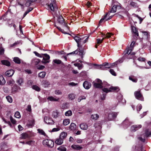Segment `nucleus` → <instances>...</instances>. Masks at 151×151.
I'll return each mask as SVG.
<instances>
[{"label": "nucleus", "mask_w": 151, "mask_h": 151, "mask_svg": "<svg viewBox=\"0 0 151 151\" xmlns=\"http://www.w3.org/2000/svg\"><path fill=\"white\" fill-rule=\"evenodd\" d=\"M83 86L85 89H88L91 87V84L90 83L86 81L83 83Z\"/></svg>", "instance_id": "nucleus-14"}, {"label": "nucleus", "mask_w": 151, "mask_h": 151, "mask_svg": "<svg viewBox=\"0 0 151 151\" xmlns=\"http://www.w3.org/2000/svg\"><path fill=\"white\" fill-rule=\"evenodd\" d=\"M46 73L45 72H42L39 74V76L41 78H43L45 77Z\"/></svg>", "instance_id": "nucleus-40"}, {"label": "nucleus", "mask_w": 151, "mask_h": 151, "mask_svg": "<svg viewBox=\"0 0 151 151\" xmlns=\"http://www.w3.org/2000/svg\"><path fill=\"white\" fill-rule=\"evenodd\" d=\"M35 141L33 140H30L29 141L27 142L26 144L29 145H34Z\"/></svg>", "instance_id": "nucleus-41"}, {"label": "nucleus", "mask_w": 151, "mask_h": 151, "mask_svg": "<svg viewBox=\"0 0 151 151\" xmlns=\"http://www.w3.org/2000/svg\"><path fill=\"white\" fill-rule=\"evenodd\" d=\"M26 110L28 111L31 112V106L30 105H28Z\"/></svg>", "instance_id": "nucleus-62"}, {"label": "nucleus", "mask_w": 151, "mask_h": 151, "mask_svg": "<svg viewBox=\"0 0 151 151\" xmlns=\"http://www.w3.org/2000/svg\"><path fill=\"white\" fill-rule=\"evenodd\" d=\"M53 62H54L55 63L58 64H60L62 63V61L61 60L57 59L54 60Z\"/></svg>", "instance_id": "nucleus-43"}, {"label": "nucleus", "mask_w": 151, "mask_h": 151, "mask_svg": "<svg viewBox=\"0 0 151 151\" xmlns=\"http://www.w3.org/2000/svg\"><path fill=\"white\" fill-rule=\"evenodd\" d=\"M86 98L85 96H80L79 97L78 99V101L79 102H80L83 99H86Z\"/></svg>", "instance_id": "nucleus-56"}, {"label": "nucleus", "mask_w": 151, "mask_h": 151, "mask_svg": "<svg viewBox=\"0 0 151 151\" xmlns=\"http://www.w3.org/2000/svg\"><path fill=\"white\" fill-rule=\"evenodd\" d=\"M135 42L134 41H132L130 47L127 49V51L125 53V54H127L129 55L131 54V51L133 49V48Z\"/></svg>", "instance_id": "nucleus-8"}, {"label": "nucleus", "mask_w": 151, "mask_h": 151, "mask_svg": "<svg viewBox=\"0 0 151 151\" xmlns=\"http://www.w3.org/2000/svg\"><path fill=\"white\" fill-rule=\"evenodd\" d=\"M42 143L44 146L51 148L53 147L54 145V142L50 139H45L43 141Z\"/></svg>", "instance_id": "nucleus-3"}, {"label": "nucleus", "mask_w": 151, "mask_h": 151, "mask_svg": "<svg viewBox=\"0 0 151 151\" xmlns=\"http://www.w3.org/2000/svg\"><path fill=\"white\" fill-rule=\"evenodd\" d=\"M138 60L140 61L144 62L145 60V59L142 57H139L138 58Z\"/></svg>", "instance_id": "nucleus-60"}, {"label": "nucleus", "mask_w": 151, "mask_h": 151, "mask_svg": "<svg viewBox=\"0 0 151 151\" xmlns=\"http://www.w3.org/2000/svg\"><path fill=\"white\" fill-rule=\"evenodd\" d=\"M58 112L57 111H54L52 114V116L53 117L56 118L58 117Z\"/></svg>", "instance_id": "nucleus-39"}, {"label": "nucleus", "mask_w": 151, "mask_h": 151, "mask_svg": "<svg viewBox=\"0 0 151 151\" xmlns=\"http://www.w3.org/2000/svg\"><path fill=\"white\" fill-rule=\"evenodd\" d=\"M61 91L59 90H56L55 91V93L56 95H61L62 94Z\"/></svg>", "instance_id": "nucleus-54"}, {"label": "nucleus", "mask_w": 151, "mask_h": 151, "mask_svg": "<svg viewBox=\"0 0 151 151\" xmlns=\"http://www.w3.org/2000/svg\"><path fill=\"white\" fill-rule=\"evenodd\" d=\"M129 79L134 82L136 83L137 81V78H134L133 76H129Z\"/></svg>", "instance_id": "nucleus-31"}, {"label": "nucleus", "mask_w": 151, "mask_h": 151, "mask_svg": "<svg viewBox=\"0 0 151 151\" xmlns=\"http://www.w3.org/2000/svg\"><path fill=\"white\" fill-rule=\"evenodd\" d=\"M44 121L46 123L50 125H52L54 123V122L52 119L47 116L44 117Z\"/></svg>", "instance_id": "nucleus-13"}, {"label": "nucleus", "mask_w": 151, "mask_h": 151, "mask_svg": "<svg viewBox=\"0 0 151 151\" xmlns=\"http://www.w3.org/2000/svg\"><path fill=\"white\" fill-rule=\"evenodd\" d=\"M54 26L56 27V28L62 33H65V32L64 30L61 29L60 27L57 26L55 24L54 25Z\"/></svg>", "instance_id": "nucleus-53"}, {"label": "nucleus", "mask_w": 151, "mask_h": 151, "mask_svg": "<svg viewBox=\"0 0 151 151\" xmlns=\"http://www.w3.org/2000/svg\"><path fill=\"white\" fill-rule=\"evenodd\" d=\"M71 147L73 149L79 150L81 149L83 147L78 145H72Z\"/></svg>", "instance_id": "nucleus-21"}, {"label": "nucleus", "mask_w": 151, "mask_h": 151, "mask_svg": "<svg viewBox=\"0 0 151 151\" xmlns=\"http://www.w3.org/2000/svg\"><path fill=\"white\" fill-rule=\"evenodd\" d=\"M130 5L132 6L136 7L137 4L134 2H132L130 3Z\"/></svg>", "instance_id": "nucleus-64"}, {"label": "nucleus", "mask_w": 151, "mask_h": 151, "mask_svg": "<svg viewBox=\"0 0 151 151\" xmlns=\"http://www.w3.org/2000/svg\"><path fill=\"white\" fill-rule=\"evenodd\" d=\"M17 83L20 86H22L23 83V81L22 78H19L17 81Z\"/></svg>", "instance_id": "nucleus-36"}, {"label": "nucleus", "mask_w": 151, "mask_h": 151, "mask_svg": "<svg viewBox=\"0 0 151 151\" xmlns=\"http://www.w3.org/2000/svg\"><path fill=\"white\" fill-rule=\"evenodd\" d=\"M106 94V93H103L102 95L101 96V100H103L105 99Z\"/></svg>", "instance_id": "nucleus-59"}, {"label": "nucleus", "mask_w": 151, "mask_h": 151, "mask_svg": "<svg viewBox=\"0 0 151 151\" xmlns=\"http://www.w3.org/2000/svg\"><path fill=\"white\" fill-rule=\"evenodd\" d=\"M14 73V70L12 69H11L6 71L5 73V75L6 76L10 77L13 75Z\"/></svg>", "instance_id": "nucleus-16"}, {"label": "nucleus", "mask_w": 151, "mask_h": 151, "mask_svg": "<svg viewBox=\"0 0 151 151\" xmlns=\"http://www.w3.org/2000/svg\"><path fill=\"white\" fill-rule=\"evenodd\" d=\"M50 12L53 15H55L57 17L58 16H61L59 10H50Z\"/></svg>", "instance_id": "nucleus-15"}, {"label": "nucleus", "mask_w": 151, "mask_h": 151, "mask_svg": "<svg viewBox=\"0 0 151 151\" xmlns=\"http://www.w3.org/2000/svg\"><path fill=\"white\" fill-rule=\"evenodd\" d=\"M148 130H147L146 132H145V136L146 137H150L151 135V132H149V134H148Z\"/></svg>", "instance_id": "nucleus-61"}, {"label": "nucleus", "mask_w": 151, "mask_h": 151, "mask_svg": "<svg viewBox=\"0 0 151 151\" xmlns=\"http://www.w3.org/2000/svg\"><path fill=\"white\" fill-rule=\"evenodd\" d=\"M74 65L76 66H77L78 69L79 70L83 68L82 65L79 63L74 64Z\"/></svg>", "instance_id": "nucleus-51"}, {"label": "nucleus", "mask_w": 151, "mask_h": 151, "mask_svg": "<svg viewBox=\"0 0 151 151\" xmlns=\"http://www.w3.org/2000/svg\"><path fill=\"white\" fill-rule=\"evenodd\" d=\"M109 72L112 75L114 76H116V73L113 69H110L109 70Z\"/></svg>", "instance_id": "nucleus-57"}, {"label": "nucleus", "mask_w": 151, "mask_h": 151, "mask_svg": "<svg viewBox=\"0 0 151 151\" xmlns=\"http://www.w3.org/2000/svg\"><path fill=\"white\" fill-rule=\"evenodd\" d=\"M57 150L59 151H66L67 149L64 145H61L58 147Z\"/></svg>", "instance_id": "nucleus-25"}, {"label": "nucleus", "mask_w": 151, "mask_h": 151, "mask_svg": "<svg viewBox=\"0 0 151 151\" xmlns=\"http://www.w3.org/2000/svg\"><path fill=\"white\" fill-rule=\"evenodd\" d=\"M134 15L135 17H137L140 20V23H141V22H142L143 19L141 17H139L138 15L136 14H134Z\"/></svg>", "instance_id": "nucleus-58"}, {"label": "nucleus", "mask_w": 151, "mask_h": 151, "mask_svg": "<svg viewBox=\"0 0 151 151\" xmlns=\"http://www.w3.org/2000/svg\"><path fill=\"white\" fill-rule=\"evenodd\" d=\"M47 99L50 101H57L59 100V98H55L52 96H50L47 97Z\"/></svg>", "instance_id": "nucleus-20"}, {"label": "nucleus", "mask_w": 151, "mask_h": 151, "mask_svg": "<svg viewBox=\"0 0 151 151\" xmlns=\"http://www.w3.org/2000/svg\"><path fill=\"white\" fill-rule=\"evenodd\" d=\"M132 30L134 34L137 36H138L139 34L137 29L134 26L132 27Z\"/></svg>", "instance_id": "nucleus-28"}, {"label": "nucleus", "mask_w": 151, "mask_h": 151, "mask_svg": "<svg viewBox=\"0 0 151 151\" xmlns=\"http://www.w3.org/2000/svg\"><path fill=\"white\" fill-rule=\"evenodd\" d=\"M6 98L9 102L10 103H11L12 102V99L10 96H7L6 97Z\"/></svg>", "instance_id": "nucleus-50"}, {"label": "nucleus", "mask_w": 151, "mask_h": 151, "mask_svg": "<svg viewBox=\"0 0 151 151\" xmlns=\"http://www.w3.org/2000/svg\"><path fill=\"white\" fill-rule=\"evenodd\" d=\"M118 64L117 62H116L113 63H111L110 64H109L108 63V65H109V66L108 67V68H110L112 67L113 66H114L115 65H117Z\"/></svg>", "instance_id": "nucleus-47"}, {"label": "nucleus", "mask_w": 151, "mask_h": 151, "mask_svg": "<svg viewBox=\"0 0 151 151\" xmlns=\"http://www.w3.org/2000/svg\"><path fill=\"white\" fill-rule=\"evenodd\" d=\"M78 54L82 56V58H83V55H84L85 53H84L83 51L82 50H80V49H79V50H78V49L72 52H71L69 54Z\"/></svg>", "instance_id": "nucleus-12"}, {"label": "nucleus", "mask_w": 151, "mask_h": 151, "mask_svg": "<svg viewBox=\"0 0 151 151\" xmlns=\"http://www.w3.org/2000/svg\"><path fill=\"white\" fill-rule=\"evenodd\" d=\"M68 96L69 99L71 100H73L75 99V96L74 94L70 93L69 94Z\"/></svg>", "instance_id": "nucleus-35"}, {"label": "nucleus", "mask_w": 151, "mask_h": 151, "mask_svg": "<svg viewBox=\"0 0 151 151\" xmlns=\"http://www.w3.org/2000/svg\"><path fill=\"white\" fill-rule=\"evenodd\" d=\"M67 133L65 132H62L60 136V137L63 140L67 136Z\"/></svg>", "instance_id": "nucleus-30"}, {"label": "nucleus", "mask_w": 151, "mask_h": 151, "mask_svg": "<svg viewBox=\"0 0 151 151\" xmlns=\"http://www.w3.org/2000/svg\"><path fill=\"white\" fill-rule=\"evenodd\" d=\"M32 88L37 91H40V88L36 85L33 86H32Z\"/></svg>", "instance_id": "nucleus-44"}, {"label": "nucleus", "mask_w": 151, "mask_h": 151, "mask_svg": "<svg viewBox=\"0 0 151 151\" xmlns=\"http://www.w3.org/2000/svg\"><path fill=\"white\" fill-rule=\"evenodd\" d=\"M5 83V81L3 77L0 75V85H3Z\"/></svg>", "instance_id": "nucleus-29"}, {"label": "nucleus", "mask_w": 151, "mask_h": 151, "mask_svg": "<svg viewBox=\"0 0 151 151\" xmlns=\"http://www.w3.org/2000/svg\"><path fill=\"white\" fill-rule=\"evenodd\" d=\"M109 14V12H107V13H106V15L104 16V17L103 18L101 19L99 21V24H100L101 23L103 22H104V20H105V21H106L110 20L112 18V17L114 15H111L107 19L106 17L107 16V15H108Z\"/></svg>", "instance_id": "nucleus-11"}, {"label": "nucleus", "mask_w": 151, "mask_h": 151, "mask_svg": "<svg viewBox=\"0 0 151 151\" xmlns=\"http://www.w3.org/2000/svg\"><path fill=\"white\" fill-rule=\"evenodd\" d=\"M121 9V5L119 4H117L113 5L111 9Z\"/></svg>", "instance_id": "nucleus-22"}, {"label": "nucleus", "mask_w": 151, "mask_h": 151, "mask_svg": "<svg viewBox=\"0 0 151 151\" xmlns=\"http://www.w3.org/2000/svg\"><path fill=\"white\" fill-rule=\"evenodd\" d=\"M14 61L16 63L19 64L21 63L20 59L18 57H15L14 58Z\"/></svg>", "instance_id": "nucleus-34"}, {"label": "nucleus", "mask_w": 151, "mask_h": 151, "mask_svg": "<svg viewBox=\"0 0 151 151\" xmlns=\"http://www.w3.org/2000/svg\"><path fill=\"white\" fill-rule=\"evenodd\" d=\"M108 65V63H104L102 65H100L99 66L98 68L102 70H105L106 68H108L107 65Z\"/></svg>", "instance_id": "nucleus-18"}, {"label": "nucleus", "mask_w": 151, "mask_h": 151, "mask_svg": "<svg viewBox=\"0 0 151 151\" xmlns=\"http://www.w3.org/2000/svg\"><path fill=\"white\" fill-rule=\"evenodd\" d=\"M40 62V60L37 58H34L32 60V63L33 64L36 65L38 64Z\"/></svg>", "instance_id": "nucleus-26"}, {"label": "nucleus", "mask_w": 151, "mask_h": 151, "mask_svg": "<svg viewBox=\"0 0 151 151\" xmlns=\"http://www.w3.org/2000/svg\"><path fill=\"white\" fill-rule=\"evenodd\" d=\"M15 116L17 118H19L21 117V115L19 112L18 111H17L15 114Z\"/></svg>", "instance_id": "nucleus-49"}, {"label": "nucleus", "mask_w": 151, "mask_h": 151, "mask_svg": "<svg viewBox=\"0 0 151 151\" xmlns=\"http://www.w3.org/2000/svg\"><path fill=\"white\" fill-rule=\"evenodd\" d=\"M80 127L82 129L86 130L88 128V126L86 123H83L80 125Z\"/></svg>", "instance_id": "nucleus-19"}, {"label": "nucleus", "mask_w": 151, "mask_h": 151, "mask_svg": "<svg viewBox=\"0 0 151 151\" xmlns=\"http://www.w3.org/2000/svg\"><path fill=\"white\" fill-rule=\"evenodd\" d=\"M118 114V113L111 112L109 113L108 115V119L109 120H111L116 118Z\"/></svg>", "instance_id": "nucleus-7"}, {"label": "nucleus", "mask_w": 151, "mask_h": 151, "mask_svg": "<svg viewBox=\"0 0 151 151\" xmlns=\"http://www.w3.org/2000/svg\"><path fill=\"white\" fill-rule=\"evenodd\" d=\"M142 32L144 34V35L145 36L146 38L147 39H149L150 38V35L147 32L143 31Z\"/></svg>", "instance_id": "nucleus-42"}, {"label": "nucleus", "mask_w": 151, "mask_h": 151, "mask_svg": "<svg viewBox=\"0 0 151 151\" xmlns=\"http://www.w3.org/2000/svg\"><path fill=\"white\" fill-rule=\"evenodd\" d=\"M76 128V125L73 123H72L69 126L70 129L72 131L75 130Z\"/></svg>", "instance_id": "nucleus-24"}, {"label": "nucleus", "mask_w": 151, "mask_h": 151, "mask_svg": "<svg viewBox=\"0 0 151 151\" xmlns=\"http://www.w3.org/2000/svg\"><path fill=\"white\" fill-rule=\"evenodd\" d=\"M113 34L111 33L108 32L106 34V36L105 37H106V38H109L110 37L111 35H113Z\"/></svg>", "instance_id": "nucleus-55"}, {"label": "nucleus", "mask_w": 151, "mask_h": 151, "mask_svg": "<svg viewBox=\"0 0 151 151\" xmlns=\"http://www.w3.org/2000/svg\"><path fill=\"white\" fill-rule=\"evenodd\" d=\"M134 95L137 99L141 101L143 100V97L140 92V90H138L135 91L134 93Z\"/></svg>", "instance_id": "nucleus-4"}, {"label": "nucleus", "mask_w": 151, "mask_h": 151, "mask_svg": "<svg viewBox=\"0 0 151 151\" xmlns=\"http://www.w3.org/2000/svg\"><path fill=\"white\" fill-rule=\"evenodd\" d=\"M28 137V135L26 133H23L22 134V138L24 139H26Z\"/></svg>", "instance_id": "nucleus-52"}, {"label": "nucleus", "mask_w": 151, "mask_h": 151, "mask_svg": "<svg viewBox=\"0 0 151 151\" xmlns=\"http://www.w3.org/2000/svg\"><path fill=\"white\" fill-rule=\"evenodd\" d=\"M65 21V20L64 19L62 16H58L57 17V21L59 24L65 27H68V24Z\"/></svg>", "instance_id": "nucleus-2"}, {"label": "nucleus", "mask_w": 151, "mask_h": 151, "mask_svg": "<svg viewBox=\"0 0 151 151\" xmlns=\"http://www.w3.org/2000/svg\"><path fill=\"white\" fill-rule=\"evenodd\" d=\"M1 62L3 64L7 66H9L10 65V63L7 60H2Z\"/></svg>", "instance_id": "nucleus-32"}, {"label": "nucleus", "mask_w": 151, "mask_h": 151, "mask_svg": "<svg viewBox=\"0 0 151 151\" xmlns=\"http://www.w3.org/2000/svg\"><path fill=\"white\" fill-rule=\"evenodd\" d=\"M123 124L127 126H129L132 123L130 122L129 121L128 118H127L123 121Z\"/></svg>", "instance_id": "nucleus-27"}, {"label": "nucleus", "mask_w": 151, "mask_h": 151, "mask_svg": "<svg viewBox=\"0 0 151 151\" xmlns=\"http://www.w3.org/2000/svg\"><path fill=\"white\" fill-rule=\"evenodd\" d=\"M63 142V140L60 138H58L55 141V143L58 145H60Z\"/></svg>", "instance_id": "nucleus-23"}, {"label": "nucleus", "mask_w": 151, "mask_h": 151, "mask_svg": "<svg viewBox=\"0 0 151 151\" xmlns=\"http://www.w3.org/2000/svg\"><path fill=\"white\" fill-rule=\"evenodd\" d=\"M72 113L70 110H68L65 113V115L67 116H70L72 115Z\"/></svg>", "instance_id": "nucleus-37"}, {"label": "nucleus", "mask_w": 151, "mask_h": 151, "mask_svg": "<svg viewBox=\"0 0 151 151\" xmlns=\"http://www.w3.org/2000/svg\"><path fill=\"white\" fill-rule=\"evenodd\" d=\"M51 2L50 3V5H48L50 9H59L55 4V0H51Z\"/></svg>", "instance_id": "nucleus-5"}, {"label": "nucleus", "mask_w": 151, "mask_h": 151, "mask_svg": "<svg viewBox=\"0 0 151 151\" xmlns=\"http://www.w3.org/2000/svg\"><path fill=\"white\" fill-rule=\"evenodd\" d=\"M109 14V12H107V13H106V15L104 16V17L103 18L101 19L99 21V24H100L101 23L103 22H104V20H105V21H106L110 20L112 18V17L114 15H111L107 19L106 17L107 16V15H108Z\"/></svg>", "instance_id": "nucleus-10"}, {"label": "nucleus", "mask_w": 151, "mask_h": 151, "mask_svg": "<svg viewBox=\"0 0 151 151\" xmlns=\"http://www.w3.org/2000/svg\"><path fill=\"white\" fill-rule=\"evenodd\" d=\"M17 85H15L13 86V87H12V90L13 91H16L17 89Z\"/></svg>", "instance_id": "nucleus-63"}, {"label": "nucleus", "mask_w": 151, "mask_h": 151, "mask_svg": "<svg viewBox=\"0 0 151 151\" xmlns=\"http://www.w3.org/2000/svg\"><path fill=\"white\" fill-rule=\"evenodd\" d=\"M108 65V63H104L102 65H100L99 66L98 68L102 70H105L106 68H108L107 65Z\"/></svg>", "instance_id": "nucleus-17"}, {"label": "nucleus", "mask_w": 151, "mask_h": 151, "mask_svg": "<svg viewBox=\"0 0 151 151\" xmlns=\"http://www.w3.org/2000/svg\"><path fill=\"white\" fill-rule=\"evenodd\" d=\"M74 39L77 43H78L80 41L81 39L78 36H75L74 37Z\"/></svg>", "instance_id": "nucleus-48"}, {"label": "nucleus", "mask_w": 151, "mask_h": 151, "mask_svg": "<svg viewBox=\"0 0 151 151\" xmlns=\"http://www.w3.org/2000/svg\"><path fill=\"white\" fill-rule=\"evenodd\" d=\"M43 55L42 57H43V59L44 61H42V62L44 63H49V59L50 58V56L47 54H43Z\"/></svg>", "instance_id": "nucleus-9"}, {"label": "nucleus", "mask_w": 151, "mask_h": 151, "mask_svg": "<svg viewBox=\"0 0 151 151\" xmlns=\"http://www.w3.org/2000/svg\"><path fill=\"white\" fill-rule=\"evenodd\" d=\"M37 131H38V132L40 134L45 136V132L43 130L40 129H37Z\"/></svg>", "instance_id": "nucleus-46"}, {"label": "nucleus", "mask_w": 151, "mask_h": 151, "mask_svg": "<svg viewBox=\"0 0 151 151\" xmlns=\"http://www.w3.org/2000/svg\"><path fill=\"white\" fill-rule=\"evenodd\" d=\"M102 90L104 92L106 93L111 91H115L117 92L119 90V89L117 87H113L111 86L108 88H104L102 89Z\"/></svg>", "instance_id": "nucleus-1"}, {"label": "nucleus", "mask_w": 151, "mask_h": 151, "mask_svg": "<svg viewBox=\"0 0 151 151\" xmlns=\"http://www.w3.org/2000/svg\"><path fill=\"white\" fill-rule=\"evenodd\" d=\"M99 117V116L97 114H92L91 115V118L94 120H97Z\"/></svg>", "instance_id": "nucleus-38"}, {"label": "nucleus", "mask_w": 151, "mask_h": 151, "mask_svg": "<svg viewBox=\"0 0 151 151\" xmlns=\"http://www.w3.org/2000/svg\"><path fill=\"white\" fill-rule=\"evenodd\" d=\"M14 81L13 80H11L8 81L7 83L10 86H12L14 84Z\"/></svg>", "instance_id": "nucleus-45"}, {"label": "nucleus", "mask_w": 151, "mask_h": 151, "mask_svg": "<svg viewBox=\"0 0 151 151\" xmlns=\"http://www.w3.org/2000/svg\"><path fill=\"white\" fill-rule=\"evenodd\" d=\"M70 120L68 119H64L63 122V124L64 125L66 126L68 124L70 123Z\"/></svg>", "instance_id": "nucleus-33"}, {"label": "nucleus", "mask_w": 151, "mask_h": 151, "mask_svg": "<svg viewBox=\"0 0 151 151\" xmlns=\"http://www.w3.org/2000/svg\"><path fill=\"white\" fill-rule=\"evenodd\" d=\"M96 81L97 83H94V86L96 88H103V86L102 85V83L100 79H97Z\"/></svg>", "instance_id": "nucleus-6"}]
</instances>
